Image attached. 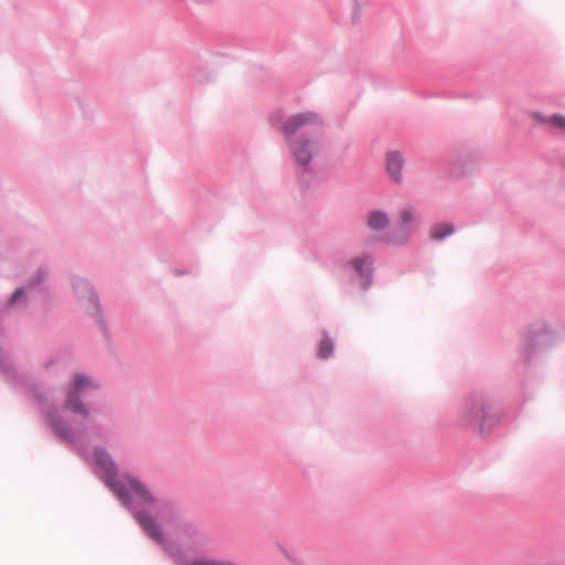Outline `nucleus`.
<instances>
[{"label": "nucleus", "instance_id": "f257e3e1", "mask_svg": "<svg viewBox=\"0 0 565 565\" xmlns=\"http://www.w3.org/2000/svg\"><path fill=\"white\" fill-rule=\"evenodd\" d=\"M269 122L282 134L300 184L310 188L316 180L312 159L319 152V136L324 127L323 117L312 110L289 116L277 110L270 115Z\"/></svg>", "mask_w": 565, "mask_h": 565}, {"label": "nucleus", "instance_id": "f03ea898", "mask_svg": "<svg viewBox=\"0 0 565 565\" xmlns=\"http://www.w3.org/2000/svg\"><path fill=\"white\" fill-rule=\"evenodd\" d=\"M130 487L132 493L122 505L151 540L173 555L179 548L167 539L160 523L172 530L184 515L182 508L168 497L154 494L141 480H132Z\"/></svg>", "mask_w": 565, "mask_h": 565}, {"label": "nucleus", "instance_id": "7ed1b4c3", "mask_svg": "<svg viewBox=\"0 0 565 565\" xmlns=\"http://www.w3.org/2000/svg\"><path fill=\"white\" fill-rule=\"evenodd\" d=\"M501 415L490 392L475 390L463 397L456 413V425L466 430H477L481 437H487L499 425Z\"/></svg>", "mask_w": 565, "mask_h": 565}, {"label": "nucleus", "instance_id": "20e7f679", "mask_svg": "<svg viewBox=\"0 0 565 565\" xmlns=\"http://www.w3.org/2000/svg\"><path fill=\"white\" fill-rule=\"evenodd\" d=\"M565 335L545 319H537L520 332L519 355L524 364H531L555 348Z\"/></svg>", "mask_w": 565, "mask_h": 565}, {"label": "nucleus", "instance_id": "39448f33", "mask_svg": "<svg viewBox=\"0 0 565 565\" xmlns=\"http://www.w3.org/2000/svg\"><path fill=\"white\" fill-rule=\"evenodd\" d=\"M90 465L94 473L115 494L121 504L129 501L128 498L132 493L130 483H132V480H140L138 477L130 473L119 475L116 462L105 447H96L93 450Z\"/></svg>", "mask_w": 565, "mask_h": 565}, {"label": "nucleus", "instance_id": "423d86ee", "mask_svg": "<svg viewBox=\"0 0 565 565\" xmlns=\"http://www.w3.org/2000/svg\"><path fill=\"white\" fill-rule=\"evenodd\" d=\"M72 287L86 312L95 319L104 335L108 337L107 323L100 312L98 297L90 282L85 278L74 276L72 277Z\"/></svg>", "mask_w": 565, "mask_h": 565}, {"label": "nucleus", "instance_id": "0eeeda50", "mask_svg": "<svg viewBox=\"0 0 565 565\" xmlns=\"http://www.w3.org/2000/svg\"><path fill=\"white\" fill-rule=\"evenodd\" d=\"M343 270L356 279L363 290L373 284L374 258L370 254L362 253L352 257L343 265Z\"/></svg>", "mask_w": 565, "mask_h": 565}, {"label": "nucleus", "instance_id": "6e6552de", "mask_svg": "<svg viewBox=\"0 0 565 565\" xmlns=\"http://www.w3.org/2000/svg\"><path fill=\"white\" fill-rule=\"evenodd\" d=\"M401 226L391 230L386 236L385 242L391 245H404L415 226L419 223L420 217L418 212L413 206H406L399 214Z\"/></svg>", "mask_w": 565, "mask_h": 565}, {"label": "nucleus", "instance_id": "1a4fd4ad", "mask_svg": "<svg viewBox=\"0 0 565 565\" xmlns=\"http://www.w3.org/2000/svg\"><path fill=\"white\" fill-rule=\"evenodd\" d=\"M172 530L178 540L184 545L201 546L207 541L205 529L196 520L184 515Z\"/></svg>", "mask_w": 565, "mask_h": 565}, {"label": "nucleus", "instance_id": "9d476101", "mask_svg": "<svg viewBox=\"0 0 565 565\" xmlns=\"http://www.w3.org/2000/svg\"><path fill=\"white\" fill-rule=\"evenodd\" d=\"M172 556L177 565H241L231 557H198L189 561L180 550H177Z\"/></svg>", "mask_w": 565, "mask_h": 565}, {"label": "nucleus", "instance_id": "9b49d317", "mask_svg": "<svg viewBox=\"0 0 565 565\" xmlns=\"http://www.w3.org/2000/svg\"><path fill=\"white\" fill-rule=\"evenodd\" d=\"M386 172L395 183L403 181V168L405 159L399 151H390L385 157Z\"/></svg>", "mask_w": 565, "mask_h": 565}, {"label": "nucleus", "instance_id": "f8f14e48", "mask_svg": "<svg viewBox=\"0 0 565 565\" xmlns=\"http://www.w3.org/2000/svg\"><path fill=\"white\" fill-rule=\"evenodd\" d=\"M367 227L373 232H381L390 224V217L386 212L382 210H372L366 217Z\"/></svg>", "mask_w": 565, "mask_h": 565}, {"label": "nucleus", "instance_id": "ddd939ff", "mask_svg": "<svg viewBox=\"0 0 565 565\" xmlns=\"http://www.w3.org/2000/svg\"><path fill=\"white\" fill-rule=\"evenodd\" d=\"M456 228L451 223L440 222L434 224L429 230V237L433 241H444L455 233Z\"/></svg>", "mask_w": 565, "mask_h": 565}, {"label": "nucleus", "instance_id": "4468645a", "mask_svg": "<svg viewBox=\"0 0 565 565\" xmlns=\"http://www.w3.org/2000/svg\"><path fill=\"white\" fill-rule=\"evenodd\" d=\"M334 352V341L327 333H322V338L318 344L317 349V358L320 360H328L333 355Z\"/></svg>", "mask_w": 565, "mask_h": 565}, {"label": "nucleus", "instance_id": "2eb2a0df", "mask_svg": "<svg viewBox=\"0 0 565 565\" xmlns=\"http://www.w3.org/2000/svg\"><path fill=\"white\" fill-rule=\"evenodd\" d=\"M50 269L46 265H41L28 279L26 288L33 289L41 286L49 277Z\"/></svg>", "mask_w": 565, "mask_h": 565}, {"label": "nucleus", "instance_id": "dca6fc26", "mask_svg": "<svg viewBox=\"0 0 565 565\" xmlns=\"http://www.w3.org/2000/svg\"><path fill=\"white\" fill-rule=\"evenodd\" d=\"M26 305H28L26 286L17 288L8 300V307L9 308H20V307L25 308Z\"/></svg>", "mask_w": 565, "mask_h": 565}, {"label": "nucleus", "instance_id": "f3484780", "mask_svg": "<svg viewBox=\"0 0 565 565\" xmlns=\"http://www.w3.org/2000/svg\"><path fill=\"white\" fill-rule=\"evenodd\" d=\"M276 547L284 554V556L290 561L294 565H303L302 561L292 552L291 550L287 548L284 544L280 542L276 543Z\"/></svg>", "mask_w": 565, "mask_h": 565}, {"label": "nucleus", "instance_id": "a211bd4d", "mask_svg": "<svg viewBox=\"0 0 565 565\" xmlns=\"http://www.w3.org/2000/svg\"><path fill=\"white\" fill-rule=\"evenodd\" d=\"M547 122L551 124L554 127H557L562 130H565V117L562 115H552Z\"/></svg>", "mask_w": 565, "mask_h": 565}, {"label": "nucleus", "instance_id": "6ab92c4d", "mask_svg": "<svg viewBox=\"0 0 565 565\" xmlns=\"http://www.w3.org/2000/svg\"><path fill=\"white\" fill-rule=\"evenodd\" d=\"M57 362V360L55 358H52V359H49L45 363H44V367L46 370H49L51 366H53L55 363Z\"/></svg>", "mask_w": 565, "mask_h": 565}, {"label": "nucleus", "instance_id": "aec40b11", "mask_svg": "<svg viewBox=\"0 0 565 565\" xmlns=\"http://www.w3.org/2000/svg\"><path fill=\"white\" fill-rule=\"evenodd\" d=\"M463 172H465V171H457V168H456L455 166L450 168V173H451L452 175H460V174H462Z\"/></svg>", "mask_w": 565, "mask_h": 565}, {"label": "nucleus", "instance_id": "412c9836", "mask_svg": "<svg viewBox=\"0 0 565 565\" xmlns=\"http://www.w3.org/2000/svg\"><path fill=\"white\" fill-rule=\"evenodd\" d=\"M457 160H458V161L463 160V156H462V154H460V156L457 158Z\"/></svg>", "mask_w": 565, "mask_h": 565}, {"label": "nucleus", "instance_id": "4be33fe9", "mask_svg": "<svg viewBox=\"0 0 565 565\" xmlns=\"http://www.w3.org/2000/svg\"><path fill=\"white\" fill-rule=\"evenodd\" d=\"M562 166L565 168V158L562 160Z\"/></svg>", "mask_w": 565, "mask_h": 565}]
</instances>
